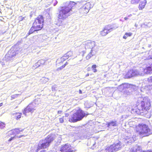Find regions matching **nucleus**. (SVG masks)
I'll use <instances>...</instances> for the list:
<instances>
[{"label":"nucleus","instance_id":"obj_19","mask_svg":"<svg viewBox=\"0 0 152 152\" xmlns=\"http://www.w3.org/2000/svg\"><path fill=\"white\" fill-rule=\"evenodd\" d=\"M144 71L147 74L152 72V64L150 66L146 67L144 69Z\"/></svg>","mask_w":152,"mask_h":152},{"label":"nucleus","instance_id":"obj_26","mask_svg":"<svg viewBox=\"0 0 152 152\" xmlns=\"http://www.w3.org/2000/svg\"><path fill=\"white\" fill-rule=\"evenodd\" d=\"M96 66L95 64H94L91 66V68L92 69L93 72H96L97 71V70L96 69Z\"/></svg>","mask_w":152,"mask_h":152},{"label":"nucleus","instance_id":"obj_36","mask_svg":"<svg viewBox=\"0 0 152 152\" xmlns=\"http://www.w3.org/2000/svg\"><path fill=\"white\" fill-rule=\"evenodd\" d=\"M79 93L80 94H82V91L81 90H79Z\"/></svg>","mask_w":152,"mask_h":152},{"label":"nucleus","instance_id":"obj_21","mask_svg":"<svg viewBox=\"0 0 152 152\" xmlns=\"http://www.w3.org/2000/svg\"><path fill=\"white\" fill-rule=\"evenodd\" d=\"M93 51V50H91L90 52L86 56V58L87 59H90L91 57L94 55V54H92Z\"/></svg>","mask_w":152,"mask_h":152},{"label":"nucleus","instance_id":"obj_20","mask_svg":"<svg viewBox=\"0 0 152 152\" xmlns=\"http://www.w3.org/2000/svg\"><path fill=\"white\" fill-rule=\"evenodd\" d=\"M13 115H15V118L16 120H18L21 118L22 114L20 113H14Z\"/></svg>","mask_w":152,"mask_h":152},{"label":"nucleus","instance_id":"obj_18","mask_svg":"<svg viewBox=\"0 0 152 152\" xmlns=\"http://www.w3.org/2000/svg\"><path fill=\"white\" fill-rule=\"evenodd\" d=\"M38 31L36 29L35 27L32 25V26L30 29L28 33H27L26 37L28 36L29 35L33 34L35 31Z\"/></svg>","mask_w":152,"mask_h":152},{"label":"nucleus","instance_id":"obj_1","mask_svg":"<svg viewBox=\"0 0 152 152\" xmlns=\"http://www.w3.org/2000/svg\"><path fill=\"white\" fill-rule=\"evenodd\" d=\"M151 107V104L150 99L144 97L140 102H137L136 105H133L132 106L131 111L133 113L140 114L148 112Z\"/></svg>","mask_w":152,"mask_h":152},{"label":"nucleus","instance_id":"obj_32","mask_svg":"<svg viewBox=\"0 0 152 152\" xmlns=\"http://www.w3.org/2000/svg\"><path fill=\"white\" fill-rule=\"evenodd\" d=\"M139 152H152V151L151 150H141L139 151Z\"/></svg>","mask_w":152,"mask_h":152},{"label":"nucleus","instance_id":"obj_14","mask_svg":"<svg viewBox=\"0 0 152 152\" xmlns=\"http://www.w3.org/2000/svg\"><path fill=\"white\" fill-rule=\"evenodd\" d=\"M112 29V28L108 26H107L105 27L103 30L101 31L100 34L102 36H105L110 32V30Z\"/></svg>","mask_w":152,"mask_h":152},{"label":"nucleus","instance_id":"obj_3","mask_svg":"<svg viewBox=\"0 0 152 152\" xmlns=\"http://www.w3.org/2000/svg\"><path fill=\"white\" fill-rule=\"evenodd\" d=\"M135 132L138 134L147 136L151 134V130L148 126L145 124H139L135 126Z\"/></svg>","mask_w":152,"mask_h":152},{"label":"nucleus","instance_id":"obj_15","mask_svg":"<svg viewBox=\"0 0 152 152\" xmlns=\"http://www.w3.org/2000/svg\"><path fill=\"white\" fill-rule=\"evenodd\" d=\"M45 63V61L43 59H40L33 66V67L35 68H37L39 67Z\"/></svg>","mask_w":152,"mask_h":152},{"label":"nucleus","instance_id":"obj_42","mask_svg":"<svg viewBox=\"0 0 152 152\" xmlns=\"http://www.w3.org/2000/svg\"><path fill=\"white\" fill-rule=\"evenodd\" d=\"M20 17H20H21V20H23V19L24 18H22V17Z\"/></svg>","mask_w":152,"mask_h":152},{"label":"nucleus","instance_id":"obj_16","mask_svg":"<svg viewBox=\"0 0 152 152\" xmlns=\"http://www.w3.org/2000/svg\"><path fill=\"white\" fill-rule=\"evenodd\" d=\"M147 3L146 0H141L138 6V8L140 10H142L143 9Z\"/></svg>","mask_w":152,"mask_h":152},{"label":"nucleus","instance_id":"obj_33","mask_svg":"<svg viewBox=\"0 0 152 152\" xmlns=\"http://www.w3.org/2000/svg\"><path fill=\"white\" fill-rule=\"evenodd\" d=\"M15 137V136H14L13 137H11L9 140H8V141L9 142L11 141L12 140H14Z\"/></svg>","mask_w":152,"mask_h":152},{"label":"nucleus","instance_id":"obj_24","mask_svg":"<svg viewBox=\"0 0 152 152\" xmlns=\"http://www.w3.org/2000/svg\"><path fill=\"white\" fill-rule=\"evenodd\" d=\"M68 64V63L67 62H66L65 64H64V65H62V66H60V67L58 68L57 69V71H59L60 70H61L63 68H64L66 66L67 64Z\"/></svg>","mask_w":152,"mask_h":152},{"label":"nucleus","instance_id":"obj_2","mask_svg":"<svg viewBox=\"0 0 152 152\" xmlns=\"http://www.w3.org/2000/svg\"><path fill=\"white\" fill-rule=\"evenodd\" d=\"M77 3L74 1H70L67 5L60 7L58 15V19L59 20H63L66 18L70 15V12L72 9L75 7Z\"/></svg>","mask_w":152,"mask_h":152},{"label":"nucleus","instance_id":"obj_5","mask_svg":"<svg viewBox=\"0 0 152 152\" xmlns=\"http://www.w3.org/2000/svg\"><path fill=\"white\" fill-rule=\"evenodd\" d=\"M85 115V114L84 112L81 109H79L69 118V121L71 122H76L81 120Z\"/></svg>","mask_w":152,"mask_h":152},{"label":"nucleus","instance_id":"obj_10","mask_svg":"<svg viewBox=\"0 0 152 152\" xmlns=\"http://www.w3.org/2000/svg\"><path fill=\"white\" fill-rule=\"evenodd\" d=\"M60 151L61 152H73L74 148L69 144H66L61 148Z\"/></svg>","mask_w":152,"mask_h":152},{"label":"nucleus","instance_id":"obj_25","mask_svg":"<svg viewBox=\"0 0 152 152\" xmlns=\"http://www.w3.org/2000/svg\"><path fill=\"white\" fill-rule=\"evenodd\" d=\"M141 0H131V3L132 4H138Z\"/></svg>","mask_w":152,"mask_h":152},{"label":"nucleus","instance_id":"obj_27","mask_svg":"<svg viewBox=\"0 0 152 152\" xmlns=\"http://www.w3.org/2000/svg\"><path fill=\"white\" fill-rule=\"evenodd\" d=\"M73 55V52L72 51H69L66 53V56L68 57H70Z\"/></svg>","mask_w":152,"mask_h":152},{"label":"nucleus","instance_id":"obj_40","mask_svg":"<svg viewBox=\"0 0 152 152\" xmlns=\"http://www.w3.org/2000/svg\"><path fill=\"white\" fill-rule=\"evenodd\" d=\"M128 19V18L127 17H125V18H124V19H125V20H127V19Z\"/></svg>","mask_w":152,"mask_h":152},{"label":"nucleus","instance_id":"obj_4","mask_svg":"<svg viewBox=\"0 0 152 152\" xmlns=\"http://www.w3.org/2000/svg\"><path fill=\"white\" fill-rule=\"evenodd\" d=\"M54 139V136L51 134L48 135L45 138L40 140L38 145L37 151H38L40 149L48 148Z\"/></svg>","mask_w":152,"mask_h":152},{"label":"nucleus","instance_id":"obj_45","mask_svg":"<svg viewBox=\"0 0 152 152\" xmlns=\"http://www.w3.org/2000/svg\"><path fill=\"white\" fill-rule=\"evenodd\" d=\"M22 136H20V137H21Z\"/></svg>","mask_w":152,"mask_h":152},{"label":"nucleus","instance_id":"obj_43","mask_svg":"<svg viewBox=\"0 0 152 152\" xmlns=\"http://www.w3.org/2000/svg\"><path fill=\"white\" fill-rule=\"evenodd\" d=\"M16 55L15 54V55H14L13 56H11V57H12L13 56H15Z\"/></svg>","mask_w":152,"mask_h":152},{"label":"nucleus","instance_id":"obj_23","mask_svg":"<svg viewBox=\"0 0 152 152\" xmlns=\"http://www.w3.org/2000/svg\"><path fill=\"white\" fill-rule=\"evenodd\" d=\"M6 124L4 122L0 121V129H3L5 127Z\"/></svg>","mask_w":152,"mask_h":152},{"label":"nucleus","instance_id":"obj_13","mask_svg":"<svg viewBox=\"0 0 152 152\" xmlns=\"http://www.w3.org/2000/svg\"><path fill=\"white\" fill-rule=\"evenodd\" d=\"M136 75V73L134 71L133 69H130L124 75V77L126 79L129 78Z\"/></svg>","mask_w":152,"mask_h":152},{"label":"nucleus","instance_id":"obj_6","mask_svg":"<svg viewBox=\"0 0 152 152\" xmlns=\"http://www.w3.org/2000/svg\"><path fill=\"white\" fill-rule=\"evenodd\" d=\"M44 22V18L43 15H39L35 19L32 25L36 29L39 31L41 30L43 28Z\"/></svg>","mask_w":152,"mask_h":152},{"label":"nucleus","instance_id":"obj_22","mask_svg":"<svg viewBox=\"0 0 152 152\" xmlns=\"http://www.w3.org/2000/svg\"><path fill=\"white\" fill-rule=\"evenodd\" d=\"M132 35V33H126L124 35L123 37V38L125 39H126L127 37H130Z\"/></svg>","mask_w":152,"mask_h":152},{"label":"nucleus","instance_id":"obj_17","mask_svg":"<svg viewBox=\"0 0 152 152\" xmlns=\"http://www.w3.org/2000/svg\"><path fill=\"white\" fill-rule=\"evenodd\" d=\"M107 126L108 127L111 126H116L118 125V124L116 121H112L107 124Z\"/></svg>","mask_w":152,"mask_h":152},{"label":"nucleus","instance_id":"obj_35","mask_svg":"<svg viewBox=\"0 0 152 152\" xmlns=\"http://www.w3.org/2000/svg\"><path fill=\"white\" fill-rule=\"evenodd\" d=\"M65 115L66 117H68L69 115V114L68 113H65Z\"/></svg>","mask_w":152,"mask_h":152},{"label":"nucleus","instance_id":"obj_44","mask_svg":"<svg viewBox=\"0 0 152 152\" xmlns=\"http://www.w3.org/2000/svg\"><path fill=\"white\" fill-rule=\"evenodd\" d=\"M131 15H129V16H131Z\"/></svg>","mask_w":152,"mask_h":152},{"label":"nucleus","instance_id":"obj_12","mask_svg":"<svg viewBox=\"0 0 152 152\" xmlns=\"http://www.w3.org/2000/svg\"><path fill=\"white\" fill-rule=\"evenodd\" d=\"M84 44L85 49L92 48L95 46V42L91 40H87L85 41Z\"/></svg>","mask_w":152,"mask_h":152},{"label":"nucleus","instance_id":"obj_31","mask_svg":"<svg viewBox=\"0 0 152 152\" xmlns=\"http://www.w3.org/2000/svg\"><path fill=\"white\" fill-rule=\"evenodd\" d=\"M64 116H63L62 117L59 118V121L60 123H62L64 122Z\"/></svg>","mask_w":152,"mask_h":152},{"label":"nucleus","instance_id":"obj_34","mask_svg":"<svg viewBox=\"0 0 152 152\" xmlns=\"http://www.w3.org/2000/svg\"><path fill=\"white\" fill-rule=\"evenodd\" d=\"M62 111L61 110H58L57 112V113L58 114H61L62 113Z\"/></svg>","mask_w":152,"mask_h":152},{"label":"nucleus","instance_id":"obj_30","mask_svg":"<svg viewBox=\"0 0 152 152\" xmlns=\"http://www.w3.org/2000/svg\"><path fill=\"white\" fill-rule=\"evenodd\" d=\"M147 81L148 83H152V76L148 78Z\"/></svg>","mask_w":152,"mask_h":152},{"label":"nucleus","instance_id":"obj_8","mask_svg":"<svg viewBox=\"0 0 152 152\" xmlns=\"http://www.w3.org/2000/svg\"><path fill=\"white\" fill-rule=\"evenodd\" d=\"M36 104L34 102H31L24 109L23 113L25 115H26L27 113H33L35 110Z\"/></svg>","mask_w":152,"mask_h":152},{"label":"nucleus","instance_id":"obj_28","mask_svg":"<svg viewBox=\"0 0 152 152\" xmlns=\"http://www.w3.org/2000/svg\"><path fill=\"white\" fill-rule=\"evenodd\" d=\"M148 58L149 59H152V51H149L148 53Z\"/></svg>","mask_w":152,"mask_h":152},{"label":"nucleus","instance_id":"obj_41","mask_svg":"<svg viewBox=\"0 0 152 152\" xmlns=\"http://www.w3.org/2000/svg\"><path fill=\"white\" fill-rule=\"evenodd\" d=\"M89 75V74L88 73L86 75V76L87 77V76H88Z\"/></svg>","mask_w":152,"mask_h":152},{"label":"nucleus","instance_id":"obj_11","mask_svg":"<svg viewBox=\"0 0 152 152\" xmlns=\"http://www.w3.org/2000/svg\"><path fill=\"white\" fill-rule=\"evenodd\" d=\"M90 8V4L88 3H86L80 9V12L83 14H86L89 12Z\"/></svg>","mask_w":152,"mask_h":152},{"label":"nucleus","instance_id":"obj_9","mask_svg":"<svg viewBox=\"0 0 152 152\" xmlns=\"http://www.w3.org/2000/svg\"><path fill=\"white\" fill-rule=\"evenodd\" d=\"M23 130V129H21L18 128L13 129L7 132V136L8 137H11L12 135L16 136L17 134H20Z\"/></svg>","mask_w":152,"mask_h":152},{"label":"nucleus","instance_id":"obj_39","mask_svg":"<svg viewBox=\"0 0 152 152\" xmlns=\"http://www.w3.org/2000/svg\"><path fill=\"white\" fill-rule=\"evenodd\" d=\"M3 105V103H0V107L2 106Z\"/></svg>","mask_w":152,"mask_h":152},{"label":"nucleus","instance_id":"obj_37","mask_svg":"<svg viewBox=\"0 0 152 152\" xmlns=\"http://www.w3.org/2000/svg\"><path fill=\"white\" fill-rule=\"evenodd\" d=\"M36 37V35L33 36L32 37V38L33 39H34Z\"/></svg>","mask_w":152,"mask_h":152},{"label":"nucleus","instance_id":"obj_38","mask_svg":"<svg viewBox=\"0 0 152 152\" xmlns=\"http://www.w3.org/2000/svg\"><path fill=\"white\" fill-rule=\"evenodd\" d=\"M46 150H44L41 151L40 152H46Z\"/></svg>","mask_w":152,"mask_h":152},{"label":"nucleus","instance_id":"obj_29","mask_svg":"<svg viewBox=\"0 0 152 152\" xmlns=\"http://www.w3.org/2000/svg\"><path fill=\"white\" fill-rule=\"evenodd\" d=\"M19 94H15L11 96V99H14L16 98L19 95Z\"/></svg>","mask_w":152,"mask_h":152},{"label":"nucleus","instance_id":"obj_7","mask_svg":"<svg viewBox=\"0 0 152 152\" xmlns=\"http://www.w3.org/2000/svg\"><path fill=\"white\" fill-rule=\"evenodd\" d=\"M121 142L120 141L118 143H114L106 148L107 152H114L117 151L121 148Z\"/></svg>","mask_w":152,"mask_h":152}]
</instances>
